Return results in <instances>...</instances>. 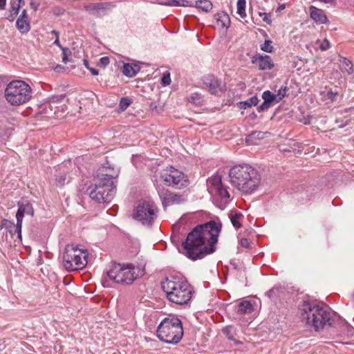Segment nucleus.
Segmentation results:
<instances>
[{
    "label": "nucleus",
    "mask_w": 354,
    "mask_h": 354,
    "mask_svg": "<svg viewBox=\"0 0 354 354\" xmlns=\"http://www.w3.org/2000/svg\"><path fill=\"white\" fill-rule=\"evenodd\" d=\"M164 202H167L168 204H169L170 203H174V202H175L176 201H163ZM177 202H179L180 201H176ZM163 205H165V203H163Z\"/></svg>",
    "instance_id": "55"
},
{
    "label": "nucleus",
    "mask_w": 354,
    "mask_h": 354,
    "mask_svg": "<svg viewBox=\"0 0 354 354\" xmlns=\"http://www.w3.org/2000/svg\"><path fill=\"white\" fill-rule=\"evenodd\" d=\"M240 245L243 248H248L250 246V242L248 239L243 238L240 240Z\"/></svg>",
    "instance_id": "44"
},
{
    "label": "nucleus",
    "mask_w": 354,
    "mask_h": 354,
    "mask_svg": "<svg viewBox=\"0 0 354 354\" xmlns=\"http://www.w3.org/2000/svg\"><path fill=\"white\" fill-rule=\"evenodd\" d=\"M109 6V3H93L88 6H86V8L87 10H101V9H106Z\"/></svg>",
    "instance_id": "35"
},
{
    "label": "nucleus",
    "mask_w": 354,
    "mask_h": 354,
    "mask_svg": "<svg viewBox=\"0 0 354 354\" xmlns=\"http://www.w3.org/2000/svg\"><path fill=\"white\" fill-rule=\"evenodd\" d=\"M167 299L176 304H187L192 299L193 288L185 278L178 276L167 277L161 283Z\"/></svg>",
    "instance_id": "5"
},
{
    "label": "nucleus",
    "mask_w": 354,
    "mask_h": 354,
    "mask_svg": "<svg viewBox=\"0 0 354 354\" xmlns=\"http://www.w3.org/2000/svg\"><path fill=\"white\" fill-rule=\"evenodd\" d=\"M207 189L210 196L213 198H218L220 199H230L234 196H231L228 188L222 183V175L219 172H216L212 176L209 177L206 181Z\"/></svg>",
    "instance_id": "11"
},
{
    "label": "nucleus",
    "mask_w": 354,
    "mask_h": 354,
    "mask_svg": "<svg viewBox=\"0 0 354 354\" xmlns=\"http://www.w3.org/2000/svg\"><path fill=\"white\" fill-rule=\"evenodd\" d=\"M109 58L108 57H102L100 59L98 65L106 67L109 64Z\"/></svg>",
    "instance_id": "43"
},
{
    "label": "nucleus",
    "mask_w": 354,
    "mask_h": 354,
    "mask_svg": "<svg viewBox=\"0 0 354 354\" xmlns=\"http://www.w3.org/2000/svg\"><path fill=\"white\" fill-rule=\"evenodd\" d=\"M160 3H167V1H162Z\"/></svg>",
    "instance_id": "58"
},
{
    "label": "nucleus",
    "mask_w": 354,
    "mask_h": 354,
    "mask_svg": "<svg viewBox=\"0 0 354 354\" xmlns=\"http://www.w3.org/2000/svg\"><path fill=\"white\" fill-rule=\"evenodd\" d=\"M253 311V306L250 301H243L239 303L238 312L241 314L250 313Z\"/></svg>",
    "instance_id": "23"
},
{
    "label": "nucleus",
    "mask_w": 354,
    "mask_h": 354,
    "mask_svg": "<svg viewBox=\"0 0 354 354\" xmlns=\"http://www.w3.org/2000/svg\"><path fill=\"white\" fill-rule=\"evenodd\" d=\"M259 102V99L257 96H252L250 99L241 102L240 107L242 109H246L248 107H251L252 106H256Z\"/></svg>",
    "instance_id": "29"
},
{
    "label": "nucleus",
    "mask_w": 354,
    "mask_h": 354,
    "mask_svg": "<svg viewBox=\"0 0 354 354\" xmlns=\"http://www.w3.org/2000/svg\"><path fill=\"white\" fill-rule=\"evenodd\" d=\"M17 1H18V3L16 5L12 6V12L14 15H17L19 14V9L21 7L20 3L23 0H17Z\"/></svg>",
    "instance_id": "39"
},
{
    "label": "nucleus",
    "mask_w": 354,
    "mask_h": 354,
    "mask_svg": "<svg viewBox=\"0 0 354 354\" xmlns=\"http://www.w3.org/2000/svg\"><path fill=\"white\" fill-rule=\"evenodd\" d=\"M322 2H324L326 3H332L334 0H320Z\"/></svg>",
    "instance_id": "54"
},
{
    "label": "nucleus",
    "mask_w": 354,
    "mask_h": 354,
    "mask_svg": "<svg viewBox=\"0 0 354 354\" xmlns=\"http://www.w3.org/2000/svg\"><path fill=\"white\" fill-rule=\"evenodd\" d=\"M18 226V220H17V223L15 224L13 223L9 222V225L7 226L8 230L11 234H17L18 238L21 239V227H20V232L16 227Z\"/></svg>",
    "instance_id": "32"
},
{
    "label": "nucleus",
    "mask_w": 354,
    "mask_h": 354,
    "mask_svg": "<svg viewBox=\"0 0 354 354\" xmlns=\"http://www.w3.org/2000/svg\"><path fill=\"white\" fill-rule=\"evenodd\" d=\"M88 252L77 245H68L63 254V266L68 271L84 268L87 263Z\"/></svg>",
    "instance_id": "9"
},
{
    "label": "nucleus",
    "mask_w": 354,
    "mask_h": 354,
    "mask_svg": "<svg viewBox=\"0 0 354 354\" xmlns=\"http://www.w3.org/2000/svg\"><path fill=\"white\" fill-rule=\"evenodd\" d=\"M330 48V43L327 39H324L321 41L319 48L322 51H326Z\"/></svg>",
    "instance_id": "38"
},
{
    "label": "nucleus",
    "mask_w": 354,
    "mask_h": 354,
    "mask_svg": "<svg viewBox=\"0 0 354 354\" xmlns=\"http://www.w3.org/2000/svg\"><path fill=\"white\" fill-rule=\"evenodd\" d=\"M157 191L160 199H179L177 195H173L168 189L161 187L160 185H158Z\"/></svg>",
    "instance_id": "22"
},
{
    "label": "nucleus",
    "mask_w": 354,
    "mask_h": 354,
    "mask_svg": "<svg viewBox=\"0 0 354 354\" xmlns=\"http://www.w3.org/2000/svg\"><path fill=\"white\" fill-rule=\"evenodd\" d=\"M245 3V0H238L237 1V14L241 18H244L246 17Z\"/></svg>",
    "instance_id": "31"
},
{
    "label": "nucleus",
    "mask_w": 354,
    "mask_h": 354,
    "mask_svg": "<svg viewBox=\"0 0 354 354\" xmlns=\"http://www.w3.org/2000/svg\"><path fill=\"white\" fill-rule=\"evenodd\" d=\"M67 181L66 174L61 175L59 178L56 179V183L58 186H62Z\"/></svg>",
    "instance_id": "40"
},
{
    "label": "nucleus",
    "mask_w": 354,
    "mask_h": 354,
    "mask_svg": "<svg viewBox=\"0 0 354 354\" xmlns=\"http://www.w3.org/2000/svg\"><path fill=\"white\" fill-rule=\"evenodd\" d=\"M286 8V6L285 4H281L279 6V7L277 8L276 12H280L281 11H282L283 10H284Z\"/></svg>",
    "instance_id": "48"
},
{
    "label": "nucleus",
    "mask_w": 354,
    "mask_h": 354,
    "mask_svg": "<svg viewBox=\"0 0 354 354\" xmlns=\"http://www.w3.org/2000/svg\"><path fill=\"white\" fill-rule=\"evenodd\" d=\"M330 332L333 336H339L343 339H348L354 335V328L345 319L338 318L333 322V325L330 326Z\"/></svg>",
    "instance_id": "13"
},
{
    "label": "nucleus",
    "mask_w": 354,
    "mask_h": 354,
    "mask_svg": "<svg viewBox=\"0 0 354 354\" xmlns=\"http://www.w3.org/2000/svg\"><path fill=\"white\" fill-rule=\"evenodd\" d=\"M1 346V345L0 344V346ZM1 348H0V351H1Z\"/></svg>",
    "instance_id": "59"
},
{
    "label": "nucleus",
    "mask_w": 354,
    "mask_h": 354,
    "mask_svg": "<svg viewBox=\"0 0 354 354\" xmlns=\"http://www.w3.org/2000/svg\"><path fill=\"white\" fill-rule=\"evenodd\" d=\"M232 185L243 195H250L257 191L261 184V175L252 166L247 164L236 165L229 171Z\"/></svg>",
    "instance_id": "2"
},
{
    "label": "nucleus",
    "mask_w": 354,
    "mask_h": 354,
    "mask_svg": "<svg viewBox=\"0 0 354 354\" xmlns=\"http://www.w3.org/2000/svg\"><path fill=\"white\" fill-rule=\"evenodd\" d=\"M32 95L30 86L22 80L10 82L5 89L6 101L12 106H19L28 102Z\"/></svg>",
    "instance_id": "7"
},
{
    "label": "nucleus",
    "mask_w": 354,
    "mask_h": 354,
    "mask_svg": "<svg viewBox=\"0 0 354 354\" xmlns=\"http://www.w3.org/2000/svg\"><path fill=\"white\" fill-rule=\"evenodd\" d=\"M161 82L163 86H168L171 83L170 73L167 71L163 74L161 79Z\"/></svg>",
    "instance_id": "37"
},
{
    "label": "nucleus",
    "mask_w": 354,
    "mask_h": 354,
    "mask_svg": "<svg viewBox=\"0 0 354 354\" xmlns=\"http://www.w3.org/2000/svg\"><path fill=\"white\" fill-rule=\"evenodd\" d=\"M336 95V94H333V93H328V97L332 99V97H333Z\"/></svg>",
    "instance_id": "56"
},
{
    "label": "nucleus",
    "mask_w": 354,
    "mask_h": 354,
    "mask_svg": "<svg viewBox=\"0 0 354 354\" xmlns=\"http://www.w3.org/2000/svg\"><path fill=\"white\" fill-rule=\"evenodd\" d=\"M54 44L57 46H58L59 47H60L61 48H62L61 46V44L59 43V37L58 38H56L55 41H54Z\"/></svg>",
    "instance_id": "52"
},
{
    "label": "nucleus",
    "mask_w": 354,
    "mask_h": 354,
    "mask_svg": "<svg viewBox=\"0 0 354 354\" xmlns=\"http://www.w3.org/2000/svg\"><path fill=\"white\" fill-rule=\"evenodd\" d=\"M17 28L21 33H26L30 30V26L28 19H18L16 22Z\"/></svg>",
    "instance_id": "24"
},
{
    "label": "nucleus",
    "mask_w": 354,
    "mask_h": 354,
    "mask_svg": "<svg viewBox=\"0 0 354 354\" xmlns=\"http://www.w3.org/2000/svg\"><path fill=\"white\" fill-rule=\"evenodd\" d=\"M243 217V214L240 212H232L230 214V218L232 225L235 228H240L241 227V223L239 222V219Z\"/></svg>",
    "instance_id": "27"
},
{
    "label": "nucleus",
    "mask_w": 354,
    "mask_h": 354,
    "mask_svg": "<svg viewBox=\"0 0 354 354\" xmlns=\"http://www.w3.org/2000/svg\"><path fill=\"white\" fill-rule=\"evenodd\" d=\"M158 339L167 344H176L183 335L182 322L176 316H169L163 319L156 330Z\"/></svg>",
    "instance_id": "6"
},
{
    "label": "nucleus",
    "mask_w": 354,
    "mask_h": 354,
    "mask_svg": "<svg viewBox=\"0 0 354 354\" xmlns=\"http://www.w3.org/2000/svg\"><path fill=\"white\" fill-rule=\"evenodd\" d=\"M301 317L306 324L319 331L326 325L332 326L334 318L327 306L313 301H305L299 308Z\"/></svg>",
    "instance_id": "4"
},
{
    "label": "nucleus",
    "mask_w": 354,
    "mask_h": 354,
    "mask_svg": "<svg viewBox=\"0 0 354 354\" xmlns=\"http://www.w3.org/2000/svg\"><path fill=\"white\" fill-rule=\"evenodd\" d=\"M160 4L168 6H192V4L187 0H167V3H160Z\"/></svg>",
    "instance_id": "25"
},
{
    "label": "nucleus",
    "mask_w": 354,
    "mask_h": 354,
    "mask_svg": "<svg viewBox=\"0 0 354 354\" xmlns=\"http://www.w3.org/2000/svg\"><path fill=\"white\" fill-rule=\"evenodd\" d=\"M132 216L143 225H151L156 216V207L151 201H140L133 211Z\"/></svg>",
    "instance_id": "10"
},
{
    "label": "nucleus",
    "mask_w": 354,
    "mask_h": 354,
    "mask_svg": "<svg viewBox=\"0 0 354 354\" xmlns=\"http://www.w3.org/2000/svg\"><path fill=\"white\" fill-rule=\"evenodd\" d=\"M64 12L65 10L63 8L59 6H55L53 8V13L57 16L62 15Z\"/></svg>",
    "instance_id": "42"
},
{
    "label": "nucleus",
    "mask_w": 354,
    "mask_h": 354,
    "mask_svg": "<svg viewBox=\"0 0 354 354\" xmlns=\"http://www.w3.org/2000/svg\"><path fill=\"white\" fill-rule=\"evenodd\" d=\"M83 63H84V66L87 68V69H89L91 67L89 66L88 65V62L86 59H84L83 60Z\"/></svg>",
    "instance_id": "50"
},
{
    "label": "nucleus",
    "mask_w": 354,
    "mask_h": 354,
    "mask_svg": "<svg viewBox=\"0 0 354 354\" xmlns=\"http://www.w3.org/2000/svg\"><path fill=\"white\" fill-rule=\"evenodd\" d=\"M215 19L216 20L217 26L221 28L227 29L230 25V17L225 12L217 13L215 16Z\"/></svg>",
    "instance_id": "19"
},
{
    "label": "nucleus",
    "mask_w": 354,
    "mask_h": 354,
    "mask_svg": "<svg viewBox=\"0 0 354 354\" xmlns=\"http://www.w3.org/2000/svg\"><path fill=\"white\" fill-rule=\"evenodd\" d=\"M195 6L199 10L207 12L212 9V2L209 0H198L196 1Z\"/></svg>",
    "instance_id": "26"
},
{
    "label": "nucleus",
    "mask_w": 354,
    "mask_h": 354,
    "mask_svg": "<svg viewBox=\"0 0 354 354\" xmlns=\"http://www.w3.org/2000/svg\"><path fill=\"white\" fill-rule=\"evenodd\" d=\"M160 178L168 186L186 187L188 185L187 176L184 173L173 167L165 169L160 175Z\"/></svg>",
    "instance_id": "12"
},
{
    "label": "nucleus",
    "mask_w": 354,
    "mask_h": 354,
    "mask_svg": "<svg viewBox=\"0 0 354 354\" xmlns=\"http://www.w3.org/2000/svg\"><path fill=\"white\" fill-rule=\"evenodd\" d=\"M143 274V270L131 264L114 263L107 272L109 279L122 284H130Z\"/></svg>",
    "instance_id": "8"
},
{
    "label": "nucleus",
    "mask_w": 354,
    "mask_h": 354,
    "mask_svg": "<svg viewBox=\"0 0 354 354\" xmlns=\"http://www.w3.org/2000/svg\"><path fill=\"white\" fill-rule=\"evenodd\" d=\"M6 4V0H0V10H3Z\"/></svg>",
    "instance_id": "47"
},
{
    "label": "nucleus",
    "mask_w": 354,
    "mask_h": 354,
    "mask_svg": "<svg viewBox=\"0 0 354 354\" xmlns=\"http://www.w3.org/2000/svg\"><path fill=\"white\" fill-rule=\"evenodd\" d=\"M62 51H63V56H62L63 62L64 63H66L67 62L66 51L68 50V49L66 48H62Z\"/></svg>",
    "instance_id": "45"
},
{
    "label": "nucleus",
    "mask_w": 354,
    "mask_h": 354,
    "mask_svg": "<svg viewBox=\"0 0 354 354\" xmlns=\"http://www.w3.org/2000/svg\"><path fill=\"white\" fill-rule=\"evenodd\" d=\"M259 15L262 17L263 21L268 24H270L272 23V20L270 18V15L266 12H259Z\"/></svg>",
    "instance_id": "41"
},
{
    "label": "nucleus",
    "mask_w": 354,
    "mask_h": 354,
    "mask_svg": "<svg viewBox=\"0 0 354 354\" xmlns=\"http://www.w3.org/2000/svg\"><path fill=\"white\" fill-rule=\"evenodd\" d=\"M309 10L311 19L317 24H325L327 23V17L325 15L322 10L311 6L309 8Z\"/></svg>",
    "instance_id": "18"
},
{
    "label": "nucleus",
    "mask_w": 354,
    "mask_h": 354,
    "mask_svg": "<svg viewBox=\"0 0 354 354\" xmlns=\"http://www.w3.org/2000/svg\"><path fill=\"white\" fill-rule=\"evenodd\" d=\"M340 66L342 70H344L349 74L352 73L353 71L351 62L345 57H342L340 59Z\"/></svg>",
    "instance_id": "28"
},
{
    "label": "nucleus",
    "mask_w": 354,
    "mask_h": 354,
    "mask_svg": "<svg viewBox=\"0 0 354 354\" xmlns=\"http://www.w3.org/2000/svg\"><path fill=\"white\" fill-rule=\"evenodd\" d=\"M30 6H31V7H32L35 10H37L38 5H37V4H36L35 3H34V2H31V3H30Z\"/></svg>",
    "instance_id": "51"
},
{
    "label": "nucleus",
    "mask_w": 354,
    "mask_h": 354,
    "mask_svg": "<svg viewBox=\"0 0 354 354\" xmlns=\"http://www.w3.org/2000/svg\"><path fill=\"white\" fill-rule=\"evenodd\" d=\"M188 101L196 105H201L203 102V97L201 94L194 93L189 96Z\"/></svg>",
    "instance_id": "30"
},
{
    "label": "nucleus",
    "mask_w": 354,
    "mask_h": 354,
    "mask_svg": "<svg viewBox=\"0 0 354 354\" xmlns=\"http://www.w3.org/2000/svg\"><path fill=\"white\" fill-rule=\"evenodd\" d=\"M19 209L16 213V218L18 220V226L17 229L20 232V227L22 225L23 218L25 214L30 215L31 216L34 214V210L32 206L28 203L26 205L22 204L20 201L18 202Z\"/></svg>",
    "instance_id": "15"
},
{
    "label": "nucleus",
    "mask_w": 354,
    "mask_h": 354,
    "mask_svg": "<svg viewBox=\"0 0 354 354\" xmlns=\"http://www.w3.org/2000/svg\"><path fill=\"white\" fill-rule=\"evenodd\" d=\"M203 83L213 95H218L223 93L225 88L222 82L212 75H207L203 77Z\"/></svg>",
    "instance_id": "14"
},
{
    "label": "nucleus",
    "mask_w": 354,
    "mask_h": 354,
    "mask_svg": "<svg viewBox=\"0 0 354 354\" xmlns=\"http://www.w3.org/2000/svg\"><path fill=\"white\" fill-rule=\"evenodd\" d=\"M288 91V88L287 86H282L279 89L278 92L276 95L277 98V103H279L280 101H281L284 97L286 95L287 92Z\"/></svg>",
    "instance_id": "33"
},
{
    "label": "nucleus",
    "mask_w": 354,
    "mask_h": 354,
    "mask_svg": "<svg viewBox=\"0 0 354 354\" xmlns=\"http://www.w3.org/2000/svg\"><path fill=\"white\" fill-rule=\"evenodd\" d=\"M221 227V223L214 221L196 226L183 242L185 256L196 260L214 252Z\"/></svg>",
    "instance_id": "1"
},
{
    "label": "nucleus",
    "mask_w": 354,
    "mask_h": 354,
    "mask_svg": "<svg viewBox=\"0 0 354 354\" xmlns=\"http://www.w3.org/2000/svg\"><path fill=\"white\" fill-rule=\"evenodd\" d=\"M19 19H28V16H27V12L26 10H24L20 15V17H19Z\"/></svg>",
    "instance_id": "46"
},
{
    "label": "nucleus",
    "mask_w": 354,
    "mask_h": 354,
    "mask_svg": "<svg viewBox=\"0 0 354 354\" xmlns=\"http://www.w3.org/2000/svg\"><path fill=\"white\" fill-rule=\"evenodd\" d=\"M140 69L138 65L127 63L123 65L122 71L124 75L132 77L139 72Z\"/></svg>",
    "instance_id": "20"
},
{
    "label": "nucleus",
    "mask_w": 354,
    "mask_h": 354,
    "mask_svg": "<svg viewBox=\"0 0 354 354\" xmlns=\"http://www.w3.org/2000/svg\"><path fill=\"white\" fill-rule=\"evenodd\" d=\"M252 62L259 66V70L265 71L271 69L274 66V63L269 55H254L252 59Z\"/></svg>",
    "instance_id": "16"
},
{
    "label": "nucleus",
    "mask_w": 354,
    "mask_h": 354,
    "mask_svg": "<svg viewBox=\"0 0 354 354\" xmlns=\"http://www.w3.org/2000/svg\"><path fill=\"white\" fill-rule=\"evenodd\" d=\"M261 49L263 51L267 53H271L273 50V46H272V41L270 40H266L264 43L261 46Z\"/></svg>",
    "instance_id": "36"
},
{
    "label": "nucleus",
    "mask_w": 354,
    "mask_h": 354,
    "mask_svg": "<svg viewBox=\"0 0 354 354\" xmlns=\"http://www.w3.org/2000/svg\"><path fill=\"white\" fill-rule=\"evenodd\" d=\"M223 333L229 340L234 341L236 344H240L241 342L236 339V330L232 326H227L223 329Z\"/></svg>",
    "instance_id": "21"
},
{
    "label": "nucleus",
    "mask_w": 354,
    "mask_h": 354,
    "mask_svg": "<svg viewBox=\"0 0 354 354\" xmlns=\"http://www.w3.org/2000/svg\"><path fill=\"white\" fill-rule=\"evenodd\" d=\"M336 95V94H333V93H328V97L332 99V97H333Z\"/></svg>",
    "instance_id": "57"
},
{
    "label": "nucleus",
    "mask_w": 354,
    "mask_h": 354,
    "mask_svg": "<svg viewBox=\"0 0 354 354\" xmlns=\"http://www.w3.org/2000/svg\"><path fill=\"white\" fill-rule=\"evenodd\" d=\"M51 34H53L54 35L56 36V38H58L59 37V32L55 30H53L52 32H51Z\"/></svg>",
    "instance_id": "53"
},
{
    "label": "nucleus",
    "mask_w": 354,
    "mask_h": 354,
    "mask_svg": "<svg viewBox=\"0 0 354 354\" xmlns=\"http://www.w3.org/2000/svg\"><path fill=\"white\" fill-rule=\"evenodd\" d=\"M262 99L263 102L257 108L259 111L268 110L272 105V102L277 103L275 94L270 91H266L262 93Z\"/></svg>",
    "instance_id": "17"
},
{
    "label": "nucleus",
    "mask_w": 354,
    "mask_h": 354,
    "mask_svg": "<svg viewBox=\"0 0 354 354\" xmlns=\"http://www.w3.org/2000/svg\"><path fill=\"white\" fill-rule=\"evenodd\" d=\"M88 70L91 71L92 75H98V71L96 69H95L93 68H90Z\"/></svg>",
    "instance_id": "49"
},
{
    "label": "nucleus",
    "mask_w": 354,
    "mask_h": 354,
    "mask_svg": "<svg viewBox=\"0 0 354 354\" xmlns=\"http://www.w3.org/2000/svg\"><path fill=\"white\" fill-rule=\"evenodd\" d=\"M119 175V169L111 167H102L97 176L101 180V185H96L90 183L86 189L83 188L82 197H89L91 199H108L113 198L116 193V185L113 181Z\"/></svg>",
    "instance_id": "3"
},
{
    "label": "nucleus",
    "mask_w": 354,
    "mask_h": 354,
    "mask_svg": "<svg viewBox=\"0 0 354 354\" xmlns=\"http://www.w3.org/2000/svg\"><path fill=\"white\" fill-rule=\"evenodd\" d=\"M132 100L129 97H122L120 104L119 109L121 111H124L131 104Z\"/></svg>",
    "instance_id": "34"
}]
</instances>
